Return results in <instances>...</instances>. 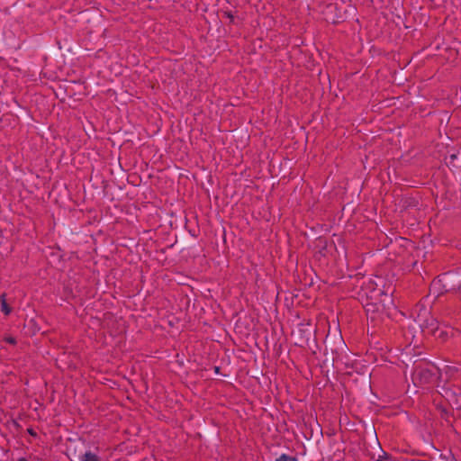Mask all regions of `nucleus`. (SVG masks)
<instances>
[{
    "mask_svg": "<svg viewBox=\"0 0 461 461\" xmlns=\"http://www.w3.org/2000/svg\"><path fill=\"white\" fill-rule=\"evenodd\" d=\"M362 291L371 300V302H367L365 304L367 319L375 323L383 316L384 306L376 302L377 297L383 294V291L382 289L374 288L372 282L366 284Z\"/></svg>",
    "mask_w": 461,
    "mask_h": 461,
    "instance_id": "f257e3e1",
    "label": "nucleus"
},
{
    "mask_svg": "<svg viewBox=\"0 0 461 461\" xmlns=\"http://www.w3.org/2000/svg\"><path fill=\"white\" fill-rule=\"evenodd\" d=\"M415 321L422 331L428 334H435L438 331V321L430 315V312L425 307H420Z\"/></svg>",
    "mask_w": 461,
    "mask_h": 461,
    "instance_id": "f03ea898",
    "label": "nucleus"
},
{
    "mask_svg": "<svg viewBox=\"0 0 461 461\" xmlns=\"http://www.w3.org/2000/svg\"><path fill=\"white\" fill-rule=\"evenodd\" d=\"M434 374L431 370L425 367H416L412 374L413 382L419 383L420 385L429 384L433 379Z\"/></svg>",
    "mask_w": 461,
    "mask_h": 461,
    "instance_id": "7ed1b4c3",
    "label": "nucleus"
},
{
    "mask_svg": "<svg viewBox=\"0 0 461 461\" xmlns=\"http://www.w3.org/2000/svg\"><path fill=\"white\" fill-rule=\"evenodd\" d=\"M451 276L447 273L443 274L438 279L434 280L430 286V293L434 294L435 296H438L443 291H448L452 287H448L447 283Z\"/></svg>",
    "mask_w": 461,
    "mask_h": 461,
    "instance_id": "20e7f679",
    "label": "nucleus"
},
{
    "mask_svg": "<svg viewBox=\"0 0 461 461\" xmlns=\"http://www.w3.org/2000/svg\"><path fill=\"white\" fill-rule=\"evenodd\" d=\"M79 461H103V459L96 452L86 450L79 456Z\"/></svg>",
    "mask_w": 461,
    "mask_h": 461,
    "instance_id": "39448f33",
    "label": "nucleus"
},
{
    "mask_svg": "<svg viewBox=\"0 0 461 461\" xmlns=\"http://www.w3.org/2000/svg\"><path fill=\"white\" fill-rule=\"evenodd\" d=\"M0 309L5 315H9L12 312V308L8 305L5 298V294L0 295Z\"/></svg>",
    "mask_w": 461,
    "mask_h": 461,
    "instance_id": "423d86ee",
    "label": "nucleus"
},
{
    "mask_svg": "<svg viewBox=\"0 0 461 461\" xmlns=\"http://www.w3.org/2000/svg\"><path fill=\"white\" fill-rule=\"evenodd\" d=\"M276 461H298V459L294 456H291L286 454H282L279 457L276 459Z\"/></svg>",
    "mask_w": 461,
    "mask_h": 461,
    "instance_id": "0eeeda50",
    "label": "nucleus"
},
{
    "mask_svg": "<svg viewBox=\"0 0 461 461\" xmlns=\"http://www.w3.org/2000/svg\"><path fill=\"white\" fill-rule=\"evenodd\" d=\"M6 342L10 343V344H14L15 343V339L12 337L10 338H6L5 339Z\"/></svg>",
    "mask_w": 461,
    "mask_h": 461,
    "instance_id": "6e6552de",
    "label": "nucleus"
},
{
    "mask_svg": "<svg viewBox=\"0 0 461 461\" xmlns=\"http://www.w3.org/2000/svg\"><path fill=\"white\" fill-rule=\"evenodd\" d=\"M386 456H379V457L375 461H385Z\"/></svg>",
    "mask_w": 461,
    "mask_h": 461,
    "instance_id": "1a4fd4ad",
    "label": "nucleus"
},
{
    "mask_svg": "<svg viewBox=\"0 0 461 461\" xmlns=\"http://www.w3.org/2000/svg\"><path fill=\"white\" fill-rule=\"evenodd\" d=\"M228 18H230L231 21L233 20V15L230 13H225Z\"/></svg>",
    "mask_w": 461,
    "mask_h": 461,
    "instance_id": "9d476101",
    "label": "nucleus"
},
{
    "mask_svg": "<svg viewBox=\"0 0 461 461\" xmlns=\"http://www.w3.org/2000/svg\"><path fill=\"white\" fill-rule=\"evenodd\" d=\"M458 289H459V291H460V293H461V282H460V285H459V286H458Z\"/></svg>",
    "mask_w": 461,
    "mask_h": 461,
    "instance_id": "9b49d317",
    "label": "nucleus"
}]
</instances>
